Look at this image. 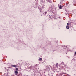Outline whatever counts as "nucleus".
Wrapping results in <instances>:
<instances>
[{
	"label": "nucleus",
	"mask_w": 76,
	"mask_h": 76,
	"mask_svg": "<svg viewBox=\"0 0 76 76\" xmlns=\"http://www.w3.org/2000/svg\"><path fill=\"white\" fill-rule=\"evenodd\" d=\"M11 66L13 67H18V66L17 65H11Z\"/></svg>",
	"instance_id": "f257e3e1"
},
{
	"label": "nucleus",
	"mask_w": 76,
	"mask_h": 76,
	"mask_svg": "<svg viewBox=\"0 0 76 76\" xmlns=\"http://www.w3.org/2000/svg\"><path fill=\"white\" fill-rule=\"evenodd\" d=\"M14 73L16 75H17L18 73V71H15L14 72Z\"/></svg>",
	"instance_id": "f03ea898"
},
{
	"label": "nucleus",
	"mask_w": 76,
	"mask_h": 76,
	"mask_svg": "<svg viewBox=\"0 0 76 76\" xmlns=\"http://www.w3.org/2000/svg\"><path fill=\"white\" fill-rule=\"evenodd\" d=\"M62 7H63V6H61V5H60L59 7L60 9H62Z\"/></svg>",
	"instance_id": "7ed1b4c3"
},
{
	"label": "nucleus",
	"mask_w": 76,
	"mask_h": 76,
	"mask_svg": "<svg viewBox=\"0 0 76 76\" xmlns=\"http://www.w3.org/2000/svg\"><path fill=\"white\" fill-rule=\"evenodd\" d=\"M66 29H69V28H70V27H69V26H66Z\"/></svg>",
	"instance_id": "20e7f679"
},
{
	"label": "nucleus",
	"mask_w": 76,
	"mask_h": 76,
	"mask_svg": "<svg viewBox=\"0 0 76 76\" xmlns=\"http://www.w3.org/2000/svg\"><path fill=\"white\" fill-rule=\"evenodd\" d=\"M42 60V58H40L39 59V60H40V61Z\"/></svg>",
	"instance_id": "39448f33"
},
{
	"label": "nucleus",
	"mask_w": 76,
	"mask_h": 76,
	"mask_svg": "<svg viewBox=\"0 0 76 76\" xmlns=\"http://www.w3.org/2000/svg\"><path fill=\"white\" fill-rule=\"evenodd\" d=\"M22 76V74H19L18 75V76Z\"/></svg>",
	"instance_id": "423d86ee"
},
{
	"label": "nucleus",
	"mask_w": 76,
	"mask_h": 76,
	"mask_svg": "<svg viewBox=\"0 0 76 76\" xmlns=\"http://www.w3.org/2000/svg\"><path fill=\"white\" fill-rule=\"evenodd\" d=\"M69 25H70V23H67V26H69Z\"/></svg>",
	"instance_id": "0eeeda50"
},
{
	"label": "nucleus",
	"mask_w": 76,
	"mask_h": 76,
	"mask_svg": "<svg viewBox=\"0 0 76 76\" xmlns=\"http://www.w3.org/2000/svg\"><path fill=\"white\" fill-rule=\"evenodd\" d=\"M56 67H57V66H58V63H56Z\"/></svg>",
	"instance_id": "6e6552de"
},
{
	"label": "nucleus",
	"mask_w": 76,
	"mask_h": 76,
	"mask_svg": "<svg viewBox=\"0 0 76 76\" xmlns=\"http://www.w3.org/2000/svg\"><path fill=\"white\" fill-rule=\"evenodd\" d=\"M15 70H16L17 71H18V68H16Z\"/></svg>",
	"instance_id": "1a4fd4ad"
},
{
	"label": "nucleus",
	"mask_w": 76,
	"mask_h": 76,
	"mask_svg": "<svg viewBox=\"0 0 76 76\" xmlns=\"http://www.w3.org/2000/svg\"><path fill=\"white\" fill-rule=\"evenodd\" d=\"M45 14H47V12H45Z\"/></svg>",
	"instance_id": "9d476101"
},
{
	"label": "nucleus",
	"mask_w": 76,
	"mask_h": 76,
	"mask_svg": "<svg viewBox=\"0 0 76 76\" xmlns=\"http://www.w3.org/2000/svg\"><path fill=\"white\" fill-rule=\"evenodd\" d=\"M75 54L76 55V52H75Z\"/></svg>",
	"instance_id": "9b49d317"
},
{
	"label": "nucleus",
	"mask_w": 76,
	"mask_h": 76,
	"mask_svg": "<svg viewBox=\"0 0 76 76\" xmlns=\"http://www.w3.org/2000/svg\"><path fill=\"white\" fill-rule=\"evenodd\" d=\"M64 76H65L64 75Z\"/></svg>",
	"instance_id": "f8f14e48"
}]
</instances>
